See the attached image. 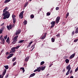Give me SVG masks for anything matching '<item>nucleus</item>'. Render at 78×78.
I'll return each mask as SVG.
<instances>
[{
	"instance_id": "obj_1",
	"label": "nucleus",
	"mask_w": 78,
	"mask_h": 78,
	"mask_svg": "<svg viewBox=\"0 0 78 78\" xmlns=\"http://www.w3.org/2000/svg\"><path fill=\"white\" fill-rule=\"evenodd\" d=\"M2 15L4 16L3 19H8L9 17L10 13L9 12L6 10H3Z\"/></svg>"
},
{
	"instance_id": "obj_2",
	"label": "nucleus",
	"mask_w": 78,
	"mask_h": 78,
	"mask_svg": "<svg viewBox=\"0 0 78 78\" xmlns=\"http://www.w3.org/2000/svg\"><path fill=\"white\" fill-rule=\"evenodd\" d=\"M15 27V25L14 24H12H12H10L9 26H7V28L8 30H10L13 27Z\"/></svg>"
},
{
	"instance_id": "obj_3",
	"label": "nucleus",
	"mask_w": 78,
	"mask_h": 78,
	"mask_svg": "<svg viewBox=\"0 0 78 78\" xmlns=\"http://www.w3.org/2000/svg\"><path fill=\"white\" fill-rule=\"evenodd\" d=\"M0 40H1V42L3 44H5V39L3 38V35H1L0 37Z\"/></svg>"
},
{
	"instance_id": "obj_4",
	"label": "nucleus",
	"mask_w": 78,
	"mask_h": 78,
	"mask_svg": "<svg viewBox=\"0 0 78 78\" xmlns=\"http://www.w3.org/2000/svg\"><path fill=\"white\" fill-rule=\"evenodd\" d=\"M20 32H21V30H17L15 34V35L16 36L19 35L20 33Z\"/></svg>"
},
{
	"instance_id": "obj_5",
	"label": "nucleus",
	"mask_w": 78,
	"mask_h": 78,
	"mask_svg": "<svg viewBox=\"0 0 78 78\" xmlns=\"http://www.w3.org/2000/svg\"><path fill=\"white\" fill-rule=\"evenodd\" d=\"M59 20H60V17L58 16L55 20V22L56 23H58L59 22Z\"/></svg>"
},
{
	"instance_id": "obj_6",
	"label": "nucleus",
	"mask_w": 78,
	"mask_h": 78,
	"mask_svg": "<svg viewBox=\"0 0 78 78\" xmlns=\"http://www.w3.org/2000/svg\"><path fill=\"white\" fill-rule=\"evenodd\" d=\"M18 37H19V36L18 35H17L16 36H15L13 38V41H17V39L18 38Z\"/></svg>"
},
{
	"instance_id": "obj_7",
	"label": "nucleus",
	"mask_w": 78,
	"mask_h": 78,
	"mask_svg": "<svg viewBox=\"0 0 78 78\" xmlns=\"http://www.w3.org/2000/svg\"><path fill=\"white\" fill-rule=\"evenodd\" d=\"M75 53H74L72 55H71L69 57L70 59H72V58H73L74 57H75Z\"/></svg>"
},
{
	"instance_id": "obj_8",
	"label": "nucleus",
	"mask_w": 78,
	"mask_h": 78,
	"mask_svg": "<svg viewBox=\"0 0 78 78\" xmlns=\"http://www.w3.org/2000/svg\"><path fill=\"white\" fill-rule=\"evenodd\" d=\"M11 50L13 51V52H15L16 51V47L12 48Z\"/></svg>"
},
{
	"instance_id": "obj_9",
	"label": "nucleus",
	"mask_w": 78,
	"mask_h": 78,
	"mask_svg": "<svg viewBox=\"0 0 78 78\" xmlns=\"http://www.w3.org/2000/svg\"><path fill=\"white\" fill-rule=\"evenodd\" d=\"M6 69H5L4 70V71L2 73V76L3 77L4 75H5L6 73Z\"/></svg>"
},
{
	"instance_id": "obj_10",
	"label": "nucleus",
	"mask_w": 78,
	"mask_h": 78,
	"mask_svg": "<svg viewBox=\"0 0 78 78\" xmlns=\"http://www.w3.org/2000/svg\"><path fill=\"white\" fill-rule=\"evenodd\" d=\"M35 75H36L35 73H33L31 74L29 78H31V77H33V76H35Z\"/></svg>"
},
{
	"instance_id": "obj_11",
	"label": "nucleus",
	"mask_w": 78,
	"mask_h": 78,
	"mask_svg": "<svg viewBox=\"0 0 78 78\" xmlns=\"http://www.w3.org/2000/svg\"><path fill=\"white\" fill-rule=\"evenodd\" d=\"M12 19L13 23L16 24V19L15 18H13Z\"/></svg>"
},
{
	"instance_id": "obj_12",
	"label": "nucleus",
	"mask_w": 78,
	"mask_h": 78,
	"mask_svg": "<svg viewBox=\"0 0 78 78\" xmlns=\"http://www.w3.org/2000/svg\"><path fill=\"white\" fill-rule=\"evenodd\" d=\"M45 66H44V67H40L41 71H43V70H45Z\"/></svg>"
},
{
	"instance_id": "obj_13",
	"label": "nucleus",
	"mask_w": 78,
	"mask_h": 78,
	"mask_svg": "<svg viewBox=\"0 0 78 78\" xmlns=\"http://www.w3.org/2000/svg\"><path fill=\"white\" fill-rule=\"evenodd\" d=\"M51 24L53 25H55V21H53L51 23Z\"/></svg>"
},
{
	"instance_id": "obj_14",
	"label": "nucleus",
	"mask_w": 78,
	"mask_h": 78,
	"mask_svg": "<svg viewBox=\"0 0 78 78\" xmlns=\"http://www.w3.org/2000/svg\"><path fill=\"white\" fill-rule=\"evenodd\" d=\"M29 59V57H27L25 59V61H26V62H27V61H28V60Z\"/></svg>"
},
{
	"instance_id": "obj_15",
	"label": "nucleus",
	"mask_w": 78,
	"mask_h": 78,
	"mask_svg": "<svg viewBox=\"0 0 78 78\" xmlns=\"http://www.w3.org/2000/svg\"><path fill=\"white\" fill-rule=\"evenodd\" d=\"M11 1V0H6L4 2V3H8V2H9Z\"/></svg>"
},
{
	"instance_id": "obj_16",
	"label": "nucleus",
	"mask_w": 78,
	"mask_h": 78,
	"mask_svg": "<svg viewBox=\"0 0 78 78\" xmlns=\"http://www.w3.org/2000/svg\"><path fill=\"white\" fill-rule=\"evenodd\" d=\"M6 41L7 42V43L8 44H10V42H9L10 41H9V38H7Z\"/></svg>"
},
{
	"instance_id": "obj_17",
	"label": "nucleus",
	"mask_w": 78,
	"mask_h": 78,
	"mask_svg": "<svg viewBox=\"0 0 78 78\" xmlns=\"http://www.w3.org/2000/svg\"><path fill=\"white\" fill-rule=\"evenodd\" d=\"M29 3V2H27L24 4V7H26V6H27V5H28Z\"/></svg>"
},
{
	"instance_id": "obj_18",
	"label": "nucleus",
	"mask_w": 78,
	"mask_h": 78,
	"mask_svg": "<svg viewBox=\"0 0 78 78\" xmlns=\"http://www.w3.org/2000/svg\"><path fill=\"white\" fill-rule=\"evenodd\" d=\"M37 69V70H38V72H41V70L40 67H39Z\"/></svg>"
},
{
	"instance_id": "obj_19",
	"label": "nucleus",
	"mask_w": 78,
	"mask_h": 78,
	"mask_svg": "<svg viewBox=\"0 0 78 78\" xmlns=\"http://www.w3.org/2000/svg\"><path fill=\"white\" fill-rule=\"evenodd\" d=\"M23 23H24V25H27V21L26 20H25L23 22Z\"/></svg>"
},
{
	"instance_id": "obj_20",
	"label": "nucleus",
	"mask_w": 78,
	"mask_h": 78,
	"mask_svg": "<svg viewBox=\"0 0 78 78\" xmlns=\"http://www.w3.org/2000/svg\"><path fill=\"white\" fill-rule=\"evenodd\" d=\"M3 28H5V27H3H3H2V29H0V34H2V33Z\"/></svg>"
},
{
	"instance_id": "obj_21",
	"label": "nucleus",
	"mask_w": 78,
	"mask_h": 78,
	"mask_svg": "<svg viewBox=\"0 0 78 78\" xmlns=\"http://www.w3.org/2000/svg\"><path fill=\"white\" fill-rule=\"evenodd\" d=\"M19 16L20 17L21 19L23 18V15H22L21 14H20V15H19Z\"/></svg>"
},
{
	"instance_id": "obj_22",
	"label": "nucleus",
	"mask_w": 78,
	"mask_h": 78,
	"mask_svg": "<svg viewBox=\"0 0 78 78\" xmlns=\"http://www.w3.org/2000/svg\"><path fill=\"white\" fill-rule=\"evenodd\" d=\"M24 42V40H20L18 42V43H23V42Z\"/></svg>"
},
{
	"instance_id": "obj_23",
	"label": "nucleus",
	"mask_w": 78,
	"mask_h": 78,
	"mask_svg": "<svg viewBox=\"0 0 78 78\" xmlns=\"http://www.w3.org/2000/svg\"><path fill=\"white\" fill-rule=\"evenodd\" d=\"M65 62L66 64H68V63H69V59H66L65 60Z\"/></svg>"
},
{
	"instance_id": "obj_24",
	"label": "nucleus",
	"mask_w": 78,
	"mask_h": 78,
	"mask_svg": "<svg viewBox=\"0 0 78 78\" xmlns=\"http://www.w3.org/2000/svg\"><path fill=\"white\" fill-rule=\"evenodd\" d=\"M4 67H5V69H8L9 68V67L7 65V66H4Z\"/></svg>"
},
{
	"instance_id": "obj_25",
	"label": "nucleus",
	"mask_w": 78,
	"mask_h": 78,
	"mask_svg": "<svg viewBox=\"0 0 78 78\" xmlns=\"http://www.w3.org/2000/svg\"><path fill=\"white\" fill-rule=\"evenodd\" d=\"M16 42H17V41L13 40V41L12 42V44H15V43H16Z\"/></svg>"
},
{
	"instance_id": "obj_26",
	"label": "nucleus",
	"mask_w": 78,
	"mask_h": 78,
	"mask_svg": "<svg viewBox=\"0 0 78 78\" xmlns=\"http://www.w3.org/2000/svg\"><path fill=\"white\" fill-rule=\"evenodd\" d=\"M51 40L52 42H55V39H54V38H52Z\"/></svg>"
},
{
	"instance_id": "obj_27",
	"label": "nucleus",
	"mask_w": 78,
	"mask_h": 78,
	"mask_svg": "<svg viewBox=\"0 0 78 78\" xmlns=\"http://www.w3.org/2000/svg\"><path fill=\"white\" fill-rule=\"evenodd\" d=\"M44 63H45V62L44 61H42L41 62L40 64L41 66H42V65H43V64H44Z\"/></svg>"
},
{
	"instance_id": "obj_28",
	"label": "nucleus",
	"mask_w": 78,
	"mask_h": 78,
	"mask_svg": "<svg viewBox=\"0 0 78 78\" xmlns=\"http://www.w3.org/2000/svg\"><path fill=\"white\" fill-rule=\"evenodd\" d=\"M34 45H32L31 46V48H33H33H32V50H31V51H33V49H34Z\"/></svg>"
},
{
	"instance_id": "obj_29",
	"label": "nucleus",
	"mask_w": 78,
	"mask_h": 78,
	"mask_svg": "<svg viewBox=\"0 0 78 78\" xmlns=\"http://www.w3.org/2000/svg\"><path fill=\"white\" fill-rule=\"evenodd\" d=\"M30 17L32 18V19H33L34 17V16L33 15H30Z\"/></svg>"
},
{
	"instance_id": "obj_30",
	"label": "nucleus",
	"mask_w": 78,
	"mask_h": 78,
	"mask_svg": "<svg viewBox=\"0 0 78 78\" xmlns=\"http://www.w3.org/2000/svg\"><path fill=\"white\" fill-rule=\"evenodd\" d=\"M45 37H46L45 36H44H44H43L41 37V39H44Z\"/></svg>"
},
{
	"instance_id": "obj_31",
	"label": "nucleus",
	"mask_w": 78,
	"mask_h": 78,
	"mask_svg": "<svg viewBox=\"0 0 78 78\" xmlns=\"http://www.w3.org/2000/svg\"><path fill=\"white\" fill-rule=\"evenodd\" d=\"M16 59V58H13L12 59V62H14V61H15Z\"/></svg>"
},
{
	"instance_id": "obj_32",
	"label": "nucleus",
	"mask_w": 78,
	"mask_h": 78,
	"mask_svg": "<svg viewBox=\"0 0 78 78\" xmlns=\"http://www.w3.org/2000/svg\"><path fill=\"white\" fill-rule=\"evenodd\" d=\"M20 47V45H18L16 47V49H18Z\"/></svg>"
},
{
	"instance_id": "obj_33",
	"label": "nucleus",
	"mask_w": 78,
	"mask_h": 78,
	"mask_svg": "<svg viewBox=\"0 0 78 78\" xmlns=\"http://www.w3.org/2000/svg\"><path fill=\"white\" fill-rule=\"evenodd\" d=\"M69 16V12L67 13L66 14V18L67 19V17Z\"/></svg>"
},
{
	"instance_id": "obj_34",
	"label": "nucleus",
	"mask_w": 78,
	"mask_h": 78,
	"mask_svg": "<svg viewBox=\"0 0 78 78\" xmlns=\"http://www.w3.org/2000/svg\"><path fill=\"white\" fill-rule=\"evenodd\" d=\"M7 37H8V35H6V36H4V38L5 39H7Z\"/></svg>"
},
{
	"instance_id": "obj_35",
	"label": "nucleus",
	"mask_w": 78,
	"mask_h": 78,
	"mask_svg": "<svg viewBox=\"0 0 78 78\" xmlns=\"http://www.w3.org/2000/svg\"><path fill=\"white\" fill-rule=\"evenodd\" d=\"M50 12H48L47 13H46V15H47V16H50Z\"/></svg>"
},
{
	"instance_id": "obj_36",
	"label": "nucleus",
	"mask_w": 78,
	"mask_h": 78,
	"mask_svg": "<svg viewBox=\"0 0 78 78\" xmlns=\"http://www.w3.org/2000/svg\"><path fill=\"white\" fill-rule=\"evenodd\" d=\"M73 72V71L72 70H71L70 72V74H71V75H72V73Z\"/></svg>"
},
{
	"instance_id": "obj_37",
	"label": "nucleus",
	"mask_w": 78,
	"mask_h": 78,
	"mask_svg": "<svg viewBox=\"0 0 78 78\" xmlns=\"http://www.w3.org/2000/svg\"><path fill=\"white\" fill-rule=\"evenodd\" d=\"M14 54H10L9 56H11V57H12V56H13Z\"/></svg>"
},
{
	"instance_id": "obj_38",
	"label": "nucleus",
	"mask_w": 78,
	"mask_h": 78,
	"mask_svg": "<svg viewBox=\"0 0 78 78\" xmlns=\"http://www.w3.org/2000/svg\"><path fill=\"white\" fill-rule=\"evenodd\" d=\"M12 17L13 18H14V17H16V15L13 14L12 16Z\"/></svg>"
},
{
	"instance_id": "obj_39",
	"label": "nucleus",
	"mask_w": 78,
	"mask_h": 78,
	"mask_svg": "<svg viewBox=\"0 0 78 78\" xmlns=\"http://www.w3.org/2000/svg\"><path fill=\"white\" fill-rule=\"evenodd\" d=\"M78 39H76L74 40V42H77L78 41Z\"/></svg>"
},
{
	"instance_id": "obj_40",
	"label": "nucleus",
	"mask_w": 78,
	"mask_h": 78,
	"mask_svg": "<svg viewBox=\"0 0 78 78\" xmlns=\"http://www.w3.org/2000/svg\"><path fill=\"white\" fill-rule=\"evenodd\" d=\"M54 26H55V25H52L50 27V28H53Z\"/></svg>"
},
{
	"instance_id": "obj_41",
	"label": "nucleus",
	"mask_w": 78,
	"mask_h": 78,
	"mask_svg": "<svg viewBox=\"0 0 78 78\" xmlns=\"http://www.w3.org/2000/svg\"><path fill=\"white\" fill-rule=\"evenodd\" d=\"M78 68H76V69L75 70V72H77V71H78Z\"/></svg>"
},
{
	"instance_id": "obj_42",
	"label": "nucleus",
	"mask_w": 78,
	"mask_h": 78,
	"mask_svg": "<svg viewBox=\"0 0 78 78\" xmlns=\"http://www.w3.org/2000/svg\"><path fill=\"white\" fill-rule=\"evenodd\" d=\"M16 64H17V63H16V62H15L14 63H13V66H15V65Z\"/></svg>"
},
{
	"instance_id": "obj_43",
	"label": "nucleus",
	"mask_w": 78,
	"mask_h": 78,
	"mask_svg": "<svg viewBox=\"0 0 78 78\" xmlns=\"http://www.w3.org/2000/svg\"><path fill=\"white\" fill-rule=\"evenodd\" d=\"M56 36H57V37H59V36H60V34H57L56 35Z\"/></svg>"
},
{
	"instance_id": "obj_44",
	"label": "nucleus",
	"mask_w": 78,
	"mask_h": 78,
	"mask_svg": "<svg viewBox=\"0 0 78 78\" xmlns=\"http://www.w3.org/2000/svg\"><path fill=\"white\" fill-rule=\"evenodd\" d=\"M75 33L76 34H77V33H78V30H75Z\"/></svg>"
},
{
	"instance_id": "obj_45",
	"label": "nucleus",
	"mask_w": 78,
	"mask_h": 78,
	"mask_svg": "<svg viewBox=\"0 0 78 78\" xmlns=\"http://www.w3.org/2000/svg\"><path fill=\"white\" fill-rule=\"evenodd\" d=\"M69 69L70 70L71 69V67H70V65H69Z\"/></svg>"
},
{
	"instance_id": "obj_46",
	"label": "nucleus",
	"mask_w": 78,
	"mask_h": 78,
	"mask_svg": "<svg viewBox=\"0 0 78 78\" xmlns=\"http://www.w3.org/2000/svg\"><path fill=\"white\" fill-rule=\"evenodd\" d=\"M74 34H75V31H73L72 32V35H74Z\"/></svg>"
},
{
	"instance_id": "obj_47",
	"label": "nucleus",
	"mask_w": 78,
	"mask_h": 78,
	"mask_svg": "<svg viewBox=\"0 0 78 78\" xmlns=\"http://www.w3.org/2000/svg\"><path fill=\"white\" fill-rule=\"evenodd\" d=\"M11 58V56H10L9 55L7 57V59H9V58Z\"/></svg>"
},
{
	"instance_id": "obj_48",
	"label": "nucleus",
	"mask_w": 78,
	"mask_h": 78,
	"mask_svg": "<svg viewBox=\"0 0 78 78\" xmlns=\"http://www.w3.org/2000/svg\"><path fill=\"white\" fill-rule=\"evenodd\" d=\"M24 12V11H22L20 14L22 15H23V13Z\"/></svg>"
},
{
	"instance_id": "obj_49",
	"label": "nucleus",
	"mask_w": 78,
	"mask_h": 78,
	"mask_svg": "<svg viewBox=\"0 0 78 78\" xmlns=\"http://www.w3.org/2000/svg\"><path fill=\"white\" fill-rule=\"evenodd\" d=\"M38 72V71L37 70V69H36L34 71V72Z\"/></svg>"
},
{
	"instance_id": "obj_50",
	"label": "nucleus",
	"mask_w": 78,
	"mask_h": 78,
	"mask_svg": "<svg viewBox=\"0 0 78 78\" xmlns=\"http://www.w3.org/2000/svg\"><path fill=\"white\" fill-rule=\"evenodd\" d=\"M69 75V70H68L67 73L66 74V75Z\"/></svg>"
},
{
	"instance_id": "obj_51",
	"label": "nucleus",
	"mask_w": 78,
	"mask_h": 78,
	"mask_svg": "<svg viewBox=\"0 0 78 78\" xmlns=\"http://www.w3.org/2000/svg\"><path fill=\"white\" fill-rule=\"evenodd\" d=\"M8 9V8L7 7H6L4 9V10H7Z\"/></svg>"
},
{
	"instance_id": "obj_52",
	"label": "nucleus",
	"mask_w": 78,
	"mask_h": 78,
	"mask_svg": "<svg viewBox=\"0 0 78 78\" xmlns=\"http://www.w3.org/2000/svg\"><path fill=\"white\" fill-rule=\"evenodd\" d=\"M8 76H9V74H7L6 75V76H5V78H8Z\"/></svg>"
},
{
	"instance_id": "obj_53",
	"label": "nucleus",
	"mask_w": 78,
	"mask_h": 78,
	"mask_svg": "<svg viewBox=\"0 0 78 78\" xmlns=\"http://www.w3.org/2000/svg\"><path fill=\"white\" fill-rule=\"evenodd\" d=\"M5 24L4 23H3L1 25V27H2V26H3V25H4V24Z\"/></svg>"
},
{
	"instance_id": "obj_54",
	"label": "nucleus",
	"mask_w": 78,
	"mask_h": 78,
	"mask_svg": "<svg viewBox=\"0 0 78 78\" xmlns=\"http://www.w3.org/2000/svg\"><path fill=\"white\" fill-rule=\"evenodd\" d=\"M58 9H59V7H56V10H58Z\"/></svg>"
},
{
	"instance_id": "obj_55",
	"label": "nucleus",
	"mask_w": 78,
	"mask_h": 78,
	"mask_svg": "<svg viewBox=\"0 0 78 78\" xmlns=\"http://www.w3.org/2000/svg\"><path fill=\"white\" fill-rule=\"evenodd\" d=\"M32 43H33V41H31L29 43V44H30V45H31V44Z\"/></svg>"
},
{
	"instance_id": "obj_56",
	"label": "nucleus",
	"mask_w": 78,
	"mask_h": 78,
	"mask_svg": "<svg viewBox=\"0 0 78 78\" xmlns=\"http://www.w3.org/2000/svg\"><path fill=\"white\" fill-rule=\"evenodd\" d=\"M3 78V76H2V75H0V78Z\"/></svg>"
},
{
	"instance_id": "obj_57",
	"label": "nucleus",
	"mask_w": 78,
	"mask_h": 78,
	"mask_svg": "<svg viewBox=\"0 0 78 78\" xmlns=\"http://www.w3.org/2000/svg\"><path fill=\"white\" fill-rule=\"evenodd\" d=\"M21 69H22L23 70L24 69V68L23 67L21 68L20 69L21 70Z\"/></svg>"
},
{
	"instance_id": "obj_58",
	"label": "nucleus",
	"mask_w": 78,
	"mask_h": 78,
	"mask_svg": "<svg viewBox=\"0 0 78 78\" xmlns=\"http://www.w3.org/2000/svg\"><path fill=\"white\" fill-rule=\"evenodd\" d=\"M10 53H14V52H13V51H10Z\"/></svg>"
},
{
	"instance_id": "obj_59",
	"label": "nucleus",
	"mask_w": 78,
	"mask_h": 78,
	"mask_svg": "<svg viewBox=\"0 0 78 78\" xmlns=\"http://www.w3.org/2000/svg\"><path fill=\"white\" fill-rule=\"evenodd\" d=\"M67 70H69V66L66 67Z\"/></svg>"
},
{
	"instance_id": "obj_60",
	"label": "nucleus",
	"mask_w": 78,
	"mask_h": 78,
	"mask_svg": "<svg viewBox=\"0 0 78 78\" xmlns=\"http://www.w3.org/2000/svg\"><path fill=\"white\" fill-rule=\"evenodd\" d=\"M46 35H47V33H45L44 36H45L46 37Z\"/></svg>"
},
{
	"instance_id": "obj_61",
	"label": "nucleus",
	"mask_w": 78,
	"mask_h": 78,
	"mask_svg": "<svg viewBox=\"0 0 78 78\" xmlns=\"http://www.w3.org/2000/svg\"><path fill=\"white\" fill-rule=\"evenodd\" d=\"M65 72V69L64 68L63 70V72L64 73Z\"/></svg>"
},
{
	"instance_id": "obj_62",
	"label": "nucleus",
	"mask_w": 78,
	"mask_h": 78,
	"mask_svg": "<svg viewBox=\"0 0 78 78\" xmlns=\"http://www.w3.org/2000/svg\"><path fill=\"white\" fill-rule=\"evenodd\" d=\"M8 53H9V52H7L6 53V55H8Z\"/></svg>"
},
{
	"instance_id": "obj_63",
	"label": "nucleus",
	"mask_w": 78,
	"mask_h": 78,
	"mask_svg": "<svg viewBox=\"0 0 78 78\" xmlns=\"http://www.w3.org/2000/svg\"><path fill=\"white\" fill-rule=\"evenodd\" d=\"M70 78H73V76H71Z\"/></svg>"
},
{
	"instance_id": "obj_64",
	"label": "nucleus",
	"mask_w": 78,
	"mask_h": 78,
	"mask_svg": "<svg viewBox=\"0 0 78 78\" xmlns=\"http://www.w3.org/2000/svg\"><path fill=\"white\" fill-rule=\"evenodd\" d=\"M76 30H78V27H77V28L76 29Z\"/></svg>"
}]
</instances>
